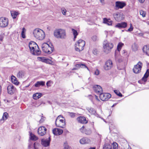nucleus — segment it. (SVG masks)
Wrapping results in <instances>:
<instances>
[{"instance_id":"c03bdc74","label":"nucleus","mask_w":149,"mask_h":149,"mask_svg":"<svg viewBox=\"0 0 149 149\" xmlns=\"http://www.w3.org/2000/svg\"><path fill=\"white\" fill-rule=\"evenodd\" d=\"M92 39L94 41H97L98 40L97 37L96 35H94L92 37Z\"/></svg>"},{"instance_id":"72a5a7b5","label":"nucleus","mask_w":149,"mask_h":149,"mask_svg":"<svg viewBox=\"0 0 149 149\" xmlns=\"http://www.w3.org/2000/svg\"><path fill=\"white\" fill-rule=\"evenodd\" d=\"M11 13L13 19L15 18L17 15L19 14L18 12L14 11L11 12Z\"/></svg>"},{"instance_id":"f704fd0d","label":"nucleus","mask_w":149,"mask_h":149,"mask_svg":"<svg viewBox=\"0 0 149 149\" xmlns=\"http://www.w3.org/2000/svg\"><path fill=\"white\" fill-rule=\"evenodd\" d=\"M8 116V114L7 112H4L2 118L1 120H6Z\"/></svg>"},{"instance_id":"9d476101","label":"nucleus","mask_w":149,"mask_h":149,"mask_svg":"<svg viewBox=\"0 0 149 149\" xmlns=\"http://www.w3.org/2000/svg\"><path fill=\"white\" fill-rule=\"evenodd\" d=\"M113 66L112 61L110 60H109L106 62L104 68L105 70H108L111 69Z\"/></svg>"},{"instance_id":"774afa93","label":"nucleus","mask_w":149,"mask_h":149,"mask_svg":"<svg viewBox=\"0 0 149 149\" xmlns=\"http://www.w3.org/2000/svg\"><path fill=\"white\" fill-rule=\"evenodd\" d=\"M96 97H97V96H96Z\"/></svg>"},{"instance_id":"603ef678","label":"nucleus","mask_w":149,"mask_h":149,"mask_svg":"<svg viewBox=\"0 0 149 149\" xmlns=\"http://www.w3.org/2000/svg\"><path fill=\"white\" fill-rule=\"evenodd\" d=\"M45 120V117H44L43 116H41V119L40 120V123H42Z\"/></svg>"},{"instance_id":"09e8293b","label":"nucleus","mask_w":149,"mask_h":149,"mask_svg":"<svg viewBox=\"0 0 149 149\" xmlns=\"http://www.w3.org/2000/svg\"><path fill=\"white\" fill-rule=\"evenodd\" d=\"M64 146V149H70V148L67 143H65Z\"/></svg>"},{"instance_id":"a19ab883","label":"nucleus","mask_w":149,"mask_h":149,"mask_svg":"<svg viewBox=\"0 0 149 149\" xmlns=\"http://www.w3.org/2000/svg\"><path fill=\"white\" fill-rule=\"evenodd\" d=\"M140 14L142 15L143 17H145L146 13L145 11H143L142 10H141L140 11Z\"/></svg>"},{"instance_id":"473e14b6","label":"nucleus","mask_w":149,"mask_h":149,"mask_svg":"<svg viewBox=\"0 0 149 149\" xmlns=\"http://www.w3.org/2000/svg\"><path fill=\"white\" fill-rule=\"evenodd\" d=\"M124 44L121 42L119 43L117 45V51H116L118 52V53H119V52L122 46Z\"/></svg>"},{"instance_id":"6ab92c4d","label":"nucleus","mask_w":149,"mask_h":149,"mask_svg":"<svg viewBox=\"0 0 149 149\" xmlns=\"http://www.w3.org/2000/svg\"><path fill=\"white\" fill-rule=\"evenodd\" d=\"M80 143L81 144L88 143L90 142V140L87 137H84L80 140Z\"/></svg>"},{"instance_id":"37998d69","label":"nucleus","mask_w":149,"mask_h":149,"mask_svg":"<svg viewBox=\"0 0 149 149\" xmlns=\"http://www.w3.org/2000/svg\"><path fill=\"white\" fill-rule=\"evenodd\" d=\"M112 146L113 149H116L118 147V145L116 143L114 142L112 144Z\"/></svg>"},{"instance_id":"393cba45","label":"nucleus","mask_w":149,"mask_h":149,"mask_svg":"<svg viewBox=\"0 0 149 149\" xmlns=\"http://www.w3.org/2000/svg\"><path fill=\"white\" fill-rule=\"evenodd\" d=\"M149 76V70L147 69L146 71V73L145 74L143 77L142 78V80L144 82L147 81V78Z\"/></svg>"},{"instance_id":"412c9836","label":"nucleus","mask_w":149,"mask_h":149,"mask_svg":"<svg viewBox=\"0 0 149 149\" xmlns=\"http://www.w3.org/2000/svg\"><path fill=\"white\" fill-rule=\"evenodd\" d=\"M126 4L124 2L116 1V6L118 8H122L125 6Z\"/></svg>"},{"instance_id":"c9c22d12","label":"nucleus","mask_w":149,"mask_h":149,"mask_svg":"<svg viewBox=\"0 0 149 149\" xmlns=\"http://www.w3.org/2000/svg\"><path fill=\"white\" fill-rule=\"evenodd\" d=\"M138 48V46L137 44L134 43L132 46V50L134 51H136L137 50Z\"/></svg>"},{"instance_id":"423d86ee","label":"nucleus","mask_w":149,"mask_h":149,"mask_svg":"<svg viewBox=\"0 0 149 149\" xmlns=\"http://www.w3.org/2000/svg\"><path fill=\"white\" fill-rule=\"evenodd\" d=\"M85 44V42L82 40H78L75 44V49L76 51L80 52L84 49Z\"/></svg>"},{"instance_id":"f03ea898","label":"nucleus","mask_w":149,"mask_h":149,"mask_svg":"<svg viewBox=\"0 0 149 149\" xmlns=\"http://www.w3.org/2000/svg\"><path fill=\"white\" fill-rule=\"evenodd\" d=\"M33 34L36 38L40 40H43L45 37L44 32L42 30L39 29H36L34 30Z\"/></svg>"},{"instance_id":"052dcab7","label":"nucleus","mask_w":149,"mask_h":149,"mask_svg":"<svg viewBox=\"0 0 149 149\" xmlns=\"http://www.w3.org/2000/svg\"><path fill=\"white\" fill-rule=\"evenodd\" d=\"M3 37L2 36H0V40L2 41L3 40Z\"/></svg>"},{"instance_id":"39448f33","label":"nucleus","mask_w":149,"mask_h":149,"mask_svg":"<svg viewBox=\"0 0 149 149\" xmlns=\"http://www.w3.org/2000/svg\"><path fill=\"white\" fill-rule=\"evenodd\" d=\"M113 46V45L112 43L107 41H104L103 43V47L104 52L107 54L109 53Z\"/></svg>"},{"instance_id":"2f4dec72","label":"nucleus","mask_w":149,"mask_h":149,"mask_svg":"<svg viewBox=\"0 0 149 149\" xmlns=\"http://www.w3.org/2000/svg\"><path fill=\"white\" fill-rule=\"evenodd\" d=\"M30 139L32 140L36 141L38 138L35 135L33 134L31 132L30 133Z\"/></svg>"},{"instance_id":"0eeeda50","label":"nucleus","mask_w":149,"mask_h":149,"mask_svg":"<svg viewBox=\"0 0 149 149\" xmlns=\"http://www.w3.org/2000/svg\"><path fill=\"white\" fill-rule=\"evenodd\" d=\"M142 65V63L140 61L137 64L134 66L133 69V72L136 74L139 73L141 72Z\"/></svg>"},{"instance_id":"c756f323","label":"nucleus","mask_w":149,"mask_h":149,"mask_svg":"<svg viewBox=\"0 0 149 149\" xmlns=\"http://www.w3.org/2000/svg\"><path fill=\"white\" fill-rule=\"evenodd\" d=\"M11 80L13 83L16 85H18L19 82L17 81L16 78L14 76L11 77Z\"/></svg>"},{"instance_id":"864d4df0","label":"nucleus","mask_w":149,"mask_h":149,"mask_svg":"<svg viewBox=\"0 0 149 149\" xmlns=\"http://www.w3.org/2000/svg\"><path fill=\"white\" fill-rule=\"evenodd\" d=\"M70 115L72 118H74L75 116V113H71L70 114Z\"/></svg>"},{"instance_id":"680f3d73","label":"nucleus","mask_w":149,"mask_h":149,"mask_svg":"<svg viewBox=\"0 0 149 149\" xmlns=\"http://www.w3.org/2000/svg\"><path fill=\"white\" fill-rule=\"evenodd\" d=\"M36 144L35 143H34V144H33L34 148L35 149H37V148H36Z\"/></svg>"},{"instance_id":"e2e57ef3","label":"nucleus","mask_w":149,"mask_h":149,"mask_svg":"<svg viewBox=\"0 0 149 149\" xmlns=\"http://www.w3.org/2000/svg\"><path fill=\"white\" fill-rule=\"evenodd\" d=\"M77 35H74V40L77 37Z\"/></svg>"},{"instance_id":"f8f14e48","label":"nucleus","mask_w":149,"mask_h":149,"mask_svg":"<svg viewBox=\"0 0 149 149\" xmlns=\"http://www.w3.org/2000/svg\"><path fill=\"white\" fill-rule=\"evenodd\" d=\"M46 131L47 129L45 127L41 126L38 129V133L40 136H43L46 133Z\"/></svg>"},{"instance_id":"338daca9","label":"nucleus","mask_w":149,"mask_h":149,"mask_svg":"<svg viewBox=\"0 0 149 149\" xmlns=\"http://www.w3.org/2000/svg\"><path fill=\"white\" fill-rule=\"evenodd\" d=\"M123 51H124V53H125V50H124Z\"/></svg>"},{"instance_id":"20e7f679","label":"nucleus","mask_w":149,"mask_h":149,"mask_svg":"<svg viewBox=\"0 0 149 149\" xmlns=\"http://www.w3.org/2000/svg\"><path fill=\"white\" fill-rule=\"evenodd\" d=\"M55 124L57 127L63 128L65 127V121L64 117L61 115L59 116L57 118Z\"/></svg>"},{"instance_id":"4468645a","label":"nucleus","mask_w":149,"mask_h":149,"mask_svg":"<svg viewBox=\"0 0 149 149\" xmlns=\"http://www.w3.org/2000/svg\"><path fill=\"white\" fill-rule=\"evenodd\" d=\"M7 88L8 93L11 95L13 94L15 91V88L11 84L8 85Z\"/></svg>"},{"instance_id":"bf43d9fd","label":"nucleus","mask_w":149,"mask_h":149,"mask_svg":"<svg viewBox=\"0 0 149 149\" xmlns=\"http://www.w3.org/2000/svg\"><path fill=\"white\" fill-rule=\"evenodd\" d=\"M101 3L103 4L104 3V0H100Z\"/></svg>"},{"instance_id":"5fc2aeb1","label":"nucleus","mask_w":149,"mask_h":149,"mask_svg":"<svg viewBox=\"0 0 149 149\" xmlns=\"http://www.w3.org/2000/svg\"><path fill=\"white\" fill-rule=\"evenodd\" d=\"M46 85L47 87L50 86H51V81H48L46 83Z\"/></svg>"},{"instance_id":"1a4fd4ad","label":"nucleus","mask_w":149,"mask_h":149,"mask_svg":"<svg viewBox=\"0 0 149 149\" xmlns=\"http://www.w3.org/2000/svg\"><path fill=\"white\" fill-rule=\"evenodd\" d=\"M111 95L110 94L107 93H101L100 94V99L102 101H107L111 97Z\"/></svg>"},{"instance_id":"5701e85b","label":"nucleus","mask_w":149,"mask_h":149,"mask_svg":"<svg viewBox=\"0 0 149 149\" xmlns=\"http://www.w3.org/2000/svg\"><path fill=\"white\" fill-rule=\"evenodd\" d=\"M143 52L148 56H149V45L144 46L143 48Z\"/></svg>"},{"instance_id":"69168bd1","label":"nucleus","mask_w":149,"mask_h":149,"mask_svg":"<svg viewBox=\"0 0 149 149\" xmlns=\"http://www.w3.org/2000/svg\"><path fill=\"white\" fill-rule=\"evenodd\" d=\"M89 149H95L94 148H91Z\"/></svg>"},{"instance_id":"dca6fc26","label":"nucleus","mask_w":149,"mask_h":149,"mask_svg":"<svg viewBox=\"0 0 149 149\" xmlns=\"http://www.w3.org/2000/svg\"><path fill=\"white\" fill-rule=\"evenodd\" d=\"M53 134L56 135H59L63 133V130L58 128H55L53 129Z\"/></svg>"},{"instance_id":"4c0bfd02","label":"nucleus","mask_w":149,"mask_h":149,"mask_svg":"<svg viewBox=\"0 0 149 149\" xmlns=\"http://www.w3.org/2000/svg\"><path fill=\"white\" fill-rule=\"evenodd\" d=\"M114 92L119 97H122V95L120 92L118 90H114Z\"/></svg>"},{"instance_id":"8fccbe9b","label":"nucleus","mask_w":149,"mask_h":149,"mask_svg":"<svg viewBox=\"0 0 149 149\" xmlns=\"http://www.w3.org/2000/svg\"><path fill=\"white\" fill-rule=\"evenodd\" d=\"M52 62L51 60L48 59L46 58L45 63L49 64H51Z\"/></svg>"},{"instance_id":"c85d7f7f","label":"nucleus","mask_w":149,"mask_h":149,"mask_svg":"<svg viewBox=\"0 0 149 149\" xmlns=\"http://www.w3.org/2000/svg\"><path fill=\"white\" fill-rule=\"evenodd\" d=\"M29 47H35L36 49V48H38V47L36 43L34 42V41H31L29 43Z\"/></svg>"},{"instance_id":"e433bc0d","label":"nucleus","mask_w":149,"mask_h":149,"mask_svg":"<svg viewBox=\"0 0 149 149\" xmlns=\"http://www.w3.org/2000/svg\"><path fill=\"white\" fill-rule=\"evenodd\" d=\"M26 31V30L24 27H23L22 29V31L21 33V36L24 38H26V36L25 35V32Z\"/></svg>"},{"instance_id":"49530a36","label":"nucleus","mask_w":149,"mask_h":149,"mask_svg":"<svg viewBox=\"0 0 149 149\" xmlns=\"http://www.w3.org/2000/svg\"><path fill=\"white\" fill-rule=\"evenodd\" d=\"M72 32L73 35H78L77 32L76 30L74 29H72Z\"/></svg>"},{"instance_id":"6e6d98bb","label":"nucleus","mask_w":149,"mask_h":149,"mask_svg":"<svg viewBox=\"0 0 149 149\" xmlns=\"http://www.w3.org/2000/svg\"><path fill=\"white\" fill-rule=\"evenodd\" d=\"M93 53L95 54L96 55L97 54V50L96 49H94L93 50Z\"/></svg>"},{"instance_id":"b1692460","label":"nucleus","mask_w":149,"mask_h":149,"mask_svg":"<svg viewBox=\"0 0 149 149\" xmlns=\"http://www.w3.org/2000/svg\"><path fill=\"white\" fill-rule=\"evenodd\" d=\"M84 128V127L83 126L82 127H81L80 129V130L81 132H82L83 133H84L86 134L87 135H90L92 133V131L90 129H86V131H83V130Z\"/></svg>"},{"instance_id":"2eb2a0df","label":"nucleus","mask_w":149,"mask_h":149,"mask_svg":"<svg viewBox=\"0 0 149 149\" xmlns=\"http://www.w3.org/2000/svg\"><path fill=\"white\" fill-rule=\"evenodd\" d=\"M93 89L95 92L98 94H100L102 92V87L100 86L95 85L93 87Z\"/></svg>"},{"instance_id":"58836bf2","label":"nucleus","mask_w":149,"mask_h":149,"mask_svg":"<svg viewBox=\"0 0 149 149\" xmlns=\"http://www.w3.org/2000/svg\"><path fill=\"white\" fill-rule=\"evenodd\" d=\"M61 11L63 15H66V13L67 12L66 10L64 8H62L61 9Z\"/></svg>"},{"instance_id":"7ed1b4c3","label":"nucleus","mask_w":149,"mask_h":149,"mask_svg":"<svg viewBox=\"0 0 149 149\" xmlns=\"http://www.w3.org/2000/svg\"><path fill=\"white\" fill-rule=\"evenodd\" d=\"M42 51L48 54H51L53 51L54 49L53 45L47 43H44L42 45Z\"/></svg>"},{"instance_id":"9b49d317","label":"nucleus","mask_w":149,"mask_h":149,"mask_svg":"<svg viewBox=\"0 0 149 149\" xmlns=\"http://www.w3.org/2000/svg\"><path fill=\"white\" fill-rule=\"evenodd\" d=\"M29 48L32 54L37 56L39 55L40 54L41 51L39 49L36 50L35 47L31 46V47H29Z\"/></svg>"},{"instance_id":"a18cd8bd","label":"nucleus","mask_w":149,"mask_h":149,"mask_svg":"<svg viewBox=\"0 0 149 149\" xmlns=\"http://www.w3.org/2000/svg\"><path fill=\"white\" fill-rule=\"evenodd\" d=\"M111 147L110 145H107L103 148V149H111Z\"/></svg>"},{"instance_id":"f3484780","label":"nucleus","mask_w":149,"mask_h":149,"mask_svg":"<svg viewBox=\"0 0 149 149\" xmlns=\"http://www.w3.org/2000/svg\"><path fill=\"white\" fill-rule=\"evenodd\" d=\"M77 121L79 123L82 124H86L88 123V121L86 118L83 116H79L77 118Z\"/></svg>"},{"instance_id":"79ce46f5","label":"nucleus","mask_w":149,"mask_h":149,"mask_svg":"<svg viewBox=\"0 0 149 149\" xmlns=\"http://www.w3.org/2000/svg\"><path fill=\"white\" fill-rule=\"evenodd\" d=\"M38 58L39 61L45 63L46 58L45 57H38Z\"/></svg>"},{"instance_id":"aec40b11","label":"nucleus","mask_w":149,"mask_h":149,"mask_svg":"<svg viewBox=\"0 0 149 149\" xmlns=\"http://www.w3.org/2000/svg\"><path fill=\"white\" fill-rule=\"evenodd\" d=\"M115 59L116 61L119 62H120L122 61L123 60L121 58L120 56L119 55V53L116 50L115 52Z\"/></svg>"},{"instance_id":"de8ad7c7","label":"nucleus","mask_w":149,"mask_h":149,"mask_svg":"<svg viewBox=\"0 0 149 149\" xmlns=\"http://www.w3.org/2000/svg\"><path fill=\"white\" fill-rule=\"evenodd\" d=\"M133 27L132 26V25L131 24H130V28L128 29L127 31L131 32L133 31Z\"/></svg>"},{"instance_id":"a211bd4d","label":"nucleus","mask_w":149,"mask_h":149,"mask_svg":"<svg viewBox=\"0 0 149 149\" xmlns=\"http://www.w3.org/2000/svg\"><path fill=\"white\" fill-rule=\"evenodd\" d=\"M80 68H87L88 69L87 67L85 64L80 63L76 64L75 65L74 67L72 69V70H78Z\"/></svg>"},{"instance_id":"bb28decb","label":"nucleus","mask_w":149,"mask_h":149,"mask_svg":"<svg viewBox=\"0 0 149 149\" xmlns=\"http://www.w3.org/2000/svg\"><path fill=\"white\" fill-rule=\"evenodd\" d=\"M45 82L42 81H37L35 84L36 87H38L40 86H44L45 85Z\"/></svg>"},{"instance_id":"3c124183","label":"nucleus","mask_w":149,"mask_h":149,"mask_svg":"<svg viewBox=\"0 0 149 149\" xmlns=\"http://www.w3.org/2000/svg\"><path fill=\"white\" fill-rule=\"evenodd\" d=\"M100 74V71L97 69H96L94 72V74L96 75H98Z\"/></svg>"},{"instance_id":"4be33fe9","label":"nucleus","mask_w":149,"mask_h":149,"mask_svg":"<svg viewBox=\"0 0 149 149\" xmlns=\"http://www.w3.org/2000/svg\"><path fill=\"white\" fill-rule=\"evenodd\" d=\"M127 23L125 22H123L121 23H118L115 26V27L119 28H125L127 27Z\"/></svg>"},{"instance_id":"cd10ccee","label":"nucleus","mask_w":149,"mask_h":149,"mask_svg":"<svg viewBox=\"0 0 149 149\" xmlns=\"http://www.w3.org/2000/svg\"><path fill=\"white\" fill-rule=\"evenodd\" d=\"M42 94L40 93H37L34 94L33 95V98L35 100H37L41 97Z\"/></svg>"},{"instance_id":"4d7b16f0","label":"nucleus","mask_w":149,"mask_h":149,"mask_svg":"<svg viewBox=\"0 0 149 149\" xmlns=\"http://www.w3.org/2000/svg\"><path fill=\"white\" fill-rule=\"evenodd\" d=\"M119 13H116V14H113V16H114V17H115L116 16L117 17L119 15Z\"/></svg>"},{"instance_id":"13d9d810","label":"nucleus","mask_w":149,"mask_h":149,"mask_svg":"<svg viewBox=\"0 0 149 149\" xmlns=\"http://www.w3.org/2000/svg\"><path fill=\"white\" fill-rule=\"evenodd\" d=\"M139 1L141 3H143L145 1V0H139Z\"/></svg>"},{"instance_id":"0e129e2a","label":"nucleus","mask_w":149,"mask_h":149,"mask_svg":"<svg viewBox=\"0 0 149 149\" xmlns=\"http://www.w3.org/2000/svg\"><path fill=\"white\" fill-rule=\"evenodd\" d=\"M1 86L0 85V95L1 94Z\"/></svg>"},{"instance_id":"7c9ffc66","label":"nucleus","mask_w":149,"mask_h":149,"mask_svg":"<svg viewBox=\"0 0 149 149\" xmlns=\"http://www.w3.org/2000/svg\"><path fill=\"white\" fill-rule=\"evenodd\" d=\"M104 23L107 24L108 25H111L112 24V22L110 21V19H107L106 18L103 19Z\"/></svg>"},{"instance_id":"a878e982","label":"nucleus","mask_w":149,"mask_h":149,"mask_svg":"<svg viewBox=\"0 0 149 149\" xmlns=\"http://www.w3.org/2000/svg\"><path fill=\"white\" fill-rule=\"evenodd\" d=\"M25 75V72L23 71H20L17 74V77L19 78H22Z\"/></svg>"},{"instance_id":"ddd939ff","label":"nucleus","mask_w":149,"mask_h":149,"mask_svg":"<svg viewBox=\"0 0 149 149\" xmlns=\"http://www.w3.org/2000/svg\"><path fill=\"white\" fill-rule=\"evenodd\" d=\"M50 141V138L49 137L46 139H42L41 140V144L44 147H47L49 146Z\"/></svg>"},{"instance_id":"6e6552de","label":"nucleus","mask_w":149,"mask_h":149,"mask_svg":"<svg viewBox=\"0 0 149 149\" xmlns=\"http://www.w3.org/2000/svg\"><path fill=\"white\" fill-rule=\"evenodd\" d=\"M8 21L7 18L3 17L0 18V26L1 27H6L8 25Z\"/></svg>"},{"instance_id":"f257e3e1","label":"nucleus","mask_w":149,"mask_h":149,"mask_svg":"<svg viewBox=\"0 0 149 149\" xmlns=\"http://www.w3.org/2000/svg\"><path fill=\"white\" fill-rule=\"evenodd\" d=\"M54 35L57 38L64 39L66 37L65 30L61 29L55 30L54 31Z\"/></svg>"},{"instance_id":"ea45409f","label":"nucleus","mask_w":149,"mask_h":149,"mask_svg":"<svg viewBox=\"0 0 149 149\" xmlns=\"http://www.w3.org/2000/svg\"><path fill=\"white\" fill-rule=\"evenodd\" d=\"M88 110L90 113L92 114H94L95 113V110L93 108H88Z\"/></svg>"}]
</instances>
